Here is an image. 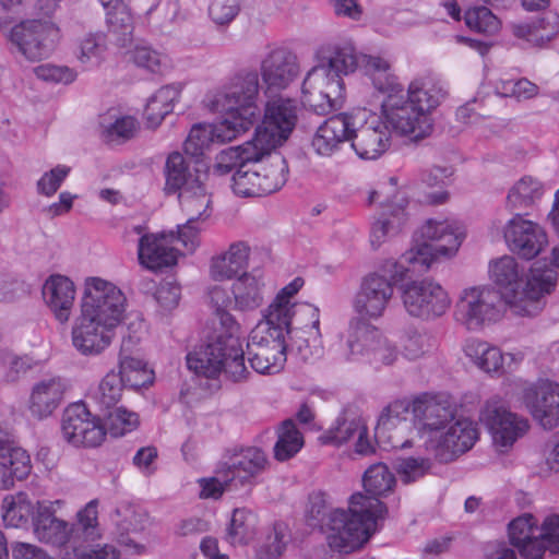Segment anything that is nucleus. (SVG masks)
Segmentation results:
<instances>
[{"label": "nucleus", "mask_w": 559, "mask_h": 559, "mask_svg": "<svg viewBox=\"0 0 559 559\" xmlns=\"http://www.w3.org/2000/svg\"><path fill=\"white\" fill-rule=\"evenodd\" d=\"M358 66L352 43L328 45L317 52V64L307 73L302 83L304 104L318 115H325L341 107L344 97L343 76Z\"/></svg>", "instance_id": "nucleus-3"}, {"label": "nucleus", "mask_w": 559, "mask_h": 559, "mask_svg": "<svg viewBox=\"0 0 559 559\" xmlns=\"http://www.w3.org/2000/svg\"><path fill=\"white\" fill-rule=\"evenodd\" d=\"M0 31L10 44L29 61L47 58L61 39V31L51 21L26 20L14 26L0 19Z\"/></svg>", "instance_id": "nucleus-10"}, {"label": "nucleus", "mask_w": 559, "mask_h": 559, "mask_svg": "<svg viewBox=\"0 0 559 559\" xmlns=\"http://www.w3.org/2000/svg\"><path fill=\"white\" fill-rule=\"evenodd\" d=\"M250 247L246 241L233 242L225 252L211 259L210 276L214 281H227L248 266Z\"/></svg>", "instance_id": "nucleus-34"}, {"label": "nucleus", "mask_w": 559, "mask_h": 559, "mask_svg": "<svg viewBox=\"0 0 559 559\" xmlns=\"http://www.w3.org/2000/svg\"><path fill=\"white\" fill-rule=\"evenodd\" d=\"M304 305H295L290 301H282V297L274 300L263 312V320L257 325L266 328L267 333L286 338L293 332L292 323L296 314H302L300 308Z\"/></svg>", "instance_id": "nucleus-40"}, {"label": "nucleus", "mask_w": 559, "mask_h": 559, "mask_svg": "<svg viewBox=\"0 0 559 559\" xmlns=\"http://www.w3.org/2000/svg\"><path fill=\"white\" fill-rule=\"evenodd\" d=\"M423 243L402 255L412 273H423L439 258L453 257L464 238L460 227L450 221L428 219L419 229Z\"/></svg>", "instance_id": "nucleus-9"}, {"label": "nucleus", "mask_w": 559, "mask_h": 559, "mask_svg": "<svg viewBox=\"0 0 559 559\" xmlns=\"http://www.w3.org/2000/svg\"><path fill=\"white\" fill-rule=\"evenodd\" d=\"M408 199L404 192H396L391 201L384 204V216L372 224L370 243L379 248L386 240L397 236L408 224Z\"/></svg>", "instance_id": "nucleus-25"}, {"label": "nucleus", "mask_w": 559, "mask_h": 559, "mask_svg": "<svg viewBox=\"0 0 559 559\" xmlns=\"http://www.w3.org/2000/svg\"><path fill=\"white\" fill-rule=\"evenodd\" d=\"M10 456H0V489H9L15 479L22 480L31 473V457L26 451H16L13 462Z\"/></svg>", "instance_id": "nucleus-51"}, {"label": "nucleus", "mask_w": 559, "mask_h": 559, "mask_svg": "<svg viewBox=\"0 0 559 559\" xmlns=\"http://www.w3.org/2000/svg\"><path fill=\"white\" fill-rule=\"evenodd\" d=\"M124 385L121 377L115 370L108 371L93 390L91 399L100 413L118 406L121 401Z\"/></svg>", "instance_id": "nucleus-44"}, {"label": "nucleus", "mask_w": 559, "mask_h": 559, "mask_svg": "<svg viewBox=\"0 0 559 559\" xmlns=\"http://www.w3.org/2000/svg\"><path fill=\"white\" fill-rule=\"evenodd\" d=\"M109 34L115 36L116 43L124 47L132 39L133 17L129 7L123 1H116L114 10L106 13Z\"/></svg>", "instance_id": "nucleus-48"}, {"label": "nucleus", "mask_w": 559, "mask_h": 559, "mask_svg": "<svg viewBox=\"0 0 559 559\" xmlns=\"http://www.w3.org/2000/svg\"><path fill=\"white\" fill-rule=\"evenodd\" d=\"M106 50V36L102 33H90L79 40L76 59L85 68H95L105 59Z\"/></svg>", "instance_id": "nucleus-53"}, {"label": "nucleus", "mask_w": 559, "mask_h": 559, "mask_svg": "<svg viewBox=\"0 0 559 559\" xmlns=\"http://www.w3.org/2000/svg\"><path fill=\"white\" fill-rule=\"evenodd\" d=\"M258 162H247L245 165H241V168H238L231 178V188L235 194L243 198L248 197H261V191H263V187L261 185H257L259 173ZM271 186L264 187V189L270 188Z\"/></svg>", "instance_id": "nucleus-57"}, {"label": "nucleus", "mask_w": 559, "mask_h": 559, "mask_svg": "<svg viewBox=\"0 0 559 559\" xmlns=\"http://www.w3.org/2000/svg\"><path fill=\"white\" fill-rule=\"evenodd\" d=\"M365 69L370 75L374 88L383 95L401 85L397 78L390 71V62L380 56H366Z\"/></svg>", "instance_id": "nucleus-52"}, {"label": "nucleus", "mask_w": 559, "mask_h": 559, "mask_svg": "<svg viewBox=\"0 0 559 559\" xmlns=\"http://www.w3.org/2000/svg\"><path fill=\"white\" fill-rule=\"evenodd\" d=\"M123 385L140 389L150 385L154 381V372L145 361L132 356H121L119 371Z\"/></svg>", "instance_id": "nucleus-47"}, {"label": "nucleus", "mask_w": 559, "mask_h": 559, "mask_svg": "<svg viewBox=\"0 0 559 559\" xmlns=\"http://www.w3.org/2000/svg\"><path fill=\"white\" fill-rule=\"evenodd\" d=\"M366 497L376 498L389 493L395 485V476L390 472L389 467L383 463L371 465L362 477Z\"/></svg>", "instance_id": "nucleus-54"}, {"label": "nucleus", "mask_w": 559, "mask_h": 559, "mask_svg": "<svg viewBox=\"0 0 559 559\" xmlns=\"http://www.w3.org/2000/svg\"><path fill=\"white\" fill-rule=\"evenodd\" d=\"M357 335L371 342L366 360L370 364L391 365L397 358L396 347L377 328H361Z\"/></svg>", "instance_id": "nucleus-46"}, {"label": "nucleus", "mask_w": 559, "mask_h": 559, "mask_svg": "<svg viewBox=\"0 0 559 559\" xmlns=\"http://www.w3.org/2000/svg\"><path fill=\"white\" fill-rule=\"evenodd\" d=\"M43 297L59 322L64 323L70 319L75 286L69 277L60 274L50 275L44 283Z\"/></svg>", "instance_id": "nucleus-29"}, {"label": "nucleus", "mask_w": 559, "mask_h": 559, "mask_svg": "<svg viewBox=\"0 0 559 559\" xmlns=\"http://www.w3.org/2000/svg\"><path fill=\"white\" fill-rule=\"evenodd\" d=\"M234 309L242 312L253 311L264 302L265 282L261 275L243 273L231 286Z\"/></svg>", "instance_id": "nucleus-35"}, {"label": "nucleus", "mask_w": 559, "mask_h": 559, "mask_svg": "<svg viewBox=\"0 0 559 559\" xmlns=\"http://www.w3.org/2000/svg\"><path fill=\"white\" fill-rule=\"evenodd\" d=\"M181 86L171 84L160 87L148 100L145 108V117L151 128H156L164 118L174 109V104L179 99Z\"/></svg>", "instance_id": "nucleus-43"}, {"label": "nucleus", "mask_w": 559, "mask_h": 559, "mask_svg": "<svg viewBox=\"0 0 559 559\" xmlns=\"http://www.w3.org/2000/svg\"><path fill=\"white\" fill-rule=\"evenodd\" d=\"M512 34L534 47H543L555 38L559 32V16L548 14L530 22L511 25Z\"/></svg>", "instance_id": "nucleus-38"}, {"label": "nucleus", "mask_w": 559, "mask_h": 559, "mask_svg": "<svg viewBox=\"0 0 559 559\" xmlns=\"http://www.w3.org/2000/svg\"><path fill=\"white\" fill-rule=\"evenodd\" d=\"M297 118L296 100L282 97L271 99L265 105L263 120L257 128L254 138L269 154L288 139Z\"/></svg>", "instance_id": "nucleus-14"}, {"label": "nucleus", "mask_w": 559, "mask_h": 559, "mask_svg": "<svg viewBox=\"0 0 559 559\" xmlns=\"http://www.w3.org/2000/svg\"><path fill=\"white\" fill-rule=\"evenodd\" d=\"M386 514L388 508L382 501L361 492L353 493L347 509L335 508L329 513L324 524L329 547L342 554L361 549Z\"/></svg>", "instance_id": "nucleus-5"}, {"label": "nucleus", "mask_w": 559, "mask_h": 559, "mask_svg": "<svg viewBox=\"0 0 559 559\" xmlns=\"http://www.w3.org/2000/svg\"><path fill=\"white\" fill-rule=\"evenodd\" d=\"M468 28L488 35L496 34L500 28L499 19L484 5L468 9L464 15Z\"/></svg>", "instance_id": "nucleus-63"}, {"label": "nucleus", "mask_w": 559, "mask_h": 559, "mask_svg": "<svg viewBox=\"0 0 559 559\" xmlns=\"http://www.w3.org/2000/svg\"><path fill=\"white\" fill-rule=\"evenodd\" d=\"M267 152L253 138L251 141L238 146H230L221 151L215 157L214 174L226 175L234 168H241L247 162H259Z\"/></svg>", "instance_id": "nucleus-37"}, {"label": "nucleus", "mask_w": 559, "mask_h": 559, "mask_svg": "<svg viewBox=\"0 0 559 559\" xmlns=\"http://www.w3.org/2000/svg\"><path fill=\"white\" fill-rule=\"evenodd\" d=\"M187 366L205 378H214L223 370L234 382L242 381L249 374L240 338L233 335L210 338L187 355Z\"/></svg>", "instance_id": "nucleus-8"}, {"label": "nucleus", "mask_w": 559, "mask_h": 559, "mask_svg": "<svg viewBox=\"0 0 559 559\" xmlns=\"http://www.w3.org/2000/svg\"><path fill=\"white\" fill-rule=\"evenodd\" d=\"M350 116L340 114L326 119L316 131L311 145L321 156H330L338 145L350 140Z\"/></svg>", "instance_id": "nucleus-32"}, {"label": "nucleus", "mask_w": 559, "mask_h": 559, "mask_svg": "<svg viewBox=\"0 0 559 559\" xmlns=\"http://www.w3.org/2000/svg\"><path fill=\"white\" fill-rule=\"evenodd\" d=\"M412 412L416 420L436 436L455 417L454 406L444 399L423 395L414 400Z\"/></svg>", "instance_id": "nucleus-28"}, {"label": "nucleus", "mask_w": 559, "mask_h": 559, "mask_svg": "<svg viewBox=\"0 0 559 559\" xmlns=\"http://www.w3.org/2000/svg\"><path fill=\"white\" fill-rule=\"evenodd\" d=\"M223 477H229L234 488H241L252 483V479L261 474L267 464L265 453L259 448L241 449L219 463Z\"/></svg>", "instance_id": "nucleus-23"}, {"label": "nucleus", "mask_w": 559, "mask_h": 559, "mask_svg": "<svg viewBox=\"0 0 559 559\" xmlns=\"http://www.w3.org/2000/svg\"><path fill=\"white\" fill-rule=\"evenodd\" d=\"M287 341L267 333L263 325H255L247 343L248 359L258 373H278L286 362Z\"/></svg>", "instance_id": "nucleus-18"}, {"label": "nucleus", "mask_w": 559, "mask_h": 559, "mask_svg": "<svg viewBox=\"0 0 559 559\" xmlns=\"http://www.w3.org/2000/svg\"><path fill=\"white\" fill-rule=\"evenodd\" d=\"M412 272L411 266L400 259L385 260L376 271L361 278L353 298L354 312L364 320H378L383 317L394 298V287Z\"/></svg>", "instance_id": "nucleus-7"}, {"label": "nucleus", "mask_w": 559, "mask_h": 559, "mask_svg": "<svg viewBox=\"0 0 559 559\" xmlns=\"http://www.w3.org/2000/svg\"><path fill=\"white\" fill-rule=\"evenodd\" d=\"M362 326L374 328L360 318L354 319L349 323L346 338L347 352L345 353V357L348 360L366 359L368 355V348H370L371 342L366 341L365 336L357 335L358 332L362 330Z\"/></svg>", "instance_id": "nucleus-60"}, {"label": "nucleus", "mask_w": 559, "mask_h": 559, "mask_svg": "<svg viewBox=\"0 0 559 559\" xmlns=\"http://www.w3.org/2000/svg\"><path fill=\"white\" fill-rule=\"evenodd\" d=\"M175 231L146 234L140 238L138 255L140 263L148 270L170 266L177 261Z\"/></svg>", "instance_id": "nucleus-27"}, {"label": "nucleus", "mask_w": 559, "mask_h": 559, "mask_svg": "<svg viewBox=\"0 0 559 559\" xmlns=\"http://www.w3.org/2000/svg\"><path fill=\"white\" fill-rule=\"evenodd\" d=\"M258 516L246 508L235 509L228 527L227 538L236 545L249 543L257 533Z\"/></svg>", "instance_id": "nucleus-49"}, {"label": "nucleus", "mask_w": 559, "mask_h": 559, "mask_svg": "<svg viewBox=\"0 0 559 559\" xmlns=\"http://www.w3.org/2000/svg\"><path fill=\"white\" fill-rule=\"evenodd\" d=\"M260 74L266 90L286 88L298 74L296 56L282 47L270 50L260 63Z\"/></svg>", "instance_id": "nucleus-24"}, {"label": "nucleus", "mask_w": 559, "mask_h": 559, "mask_svg": "<svg viewBox=\"0 0 559 559\" xmlns=\"http://www.w3.org/2000/svg\"><path fill=\"white\" fill-rule=\"evenodd\" d=\"M366 433V426L359 418L348 419L340 417L336 425L331 428L323 437L325 443L341 445L350 439L356 438L357 433Z\"/></svg>", "instance_id": "nucleus-61"}, {"label": "nucleus", "mask_w": 559, "mask_h": 559, "mask_svg": "<svg viewBox=\"0 0 559 559\" xmlns=\"http://www.w3.org/2000/svg\"><path fill=\"white\" fill-rule=\"evenodd\" d=\"M289 540V530L286 523L276 522L266 533L257 549L259 559H276L284 552Z\"/></svg>", "instance_id": "nucleus-58"}, {"label": "nucleus", "mask_w": 559, "mask_h": 559, "mask_svg": "<svg viewBox=\"0 0 559 559\" xmlns=\"http://www.w3.org/2000/svg\"><path fill=\"white\" fill-rule=\"evenodd\" d=\"M259 74L241 70L210 100L212 111L224 115V120L239 134L248 131L260 118Z\"/></svg>", "instance_id": "nucleus-6"}, {"label": "nucleus", "mask_w": 559, "mask_h": 559, "mask_svg": "<svg viewBox=\"0 0 559 559\" xmlns=\"http://www.w3.org/2000/svg\"><path fill=\"white\" fill-rule=\"evenodd\" d=\"M478 439L476 424L468 418H457L445 432L430 436L426 448L432 451L436 459L448 463L473 448Z\"/></svg>", "instance_id": "nucleus-19"}, {"label": "nucleus", "mask_w": 559, "mask_h": 559, "mask_svg": "<svg viewBox=\"0 0 559 559\" xmlns=\"http://www.w3.org/2000/svg\"><path fill=\"white\" fill-rule=\"evenodd\" d=\"M103 135L107 142L120 143L132 139L139 131V122L132 116H119L114 121L102 123Z\"/></svg>", "instance_id": "nucleus-62"}, {"label": "nucleus", "mask_w": 559, "mask_h": 559, "mask_svg": "<svg viewBox=\"0 0 559 559\" xmlns=\"http://www.w3.org/2000/svg\"><path fill=\"white\" fill-rule=\"evenodd\" d=\"M61 433L73 447L95 448L105 440L106 429L98 416L93 415L83 402H78L63 411Z\"/></svg>", "instance_id": "nucleus-17"}, {"label": "nucleus", "mask_w": 559, "mask_h": 559, "mask_svg": "<svg viewBox=\"0 0 559 559\" xmlns=\"http://www.w3.org/2000/svg\"><path fill=\"white\" fill-rule=\"evenodd\" d=\"M104 427L112 437H122L138 428L139 415L123 406L102 413Z\"/></svg>", "instance_id": "nucleus-59"}, {"label": "nucleus", "mask_w": 559, "mask_h": 559, "mask_svg": "<svg viewBox=\"0 0 559 559\" xmlns=\"http://www.w3.org/2000/svg\"><path fill=\"white\" fill-rule=\"evenodd\" d=\"M68 385L61 377L37 381L31 390L27 409L33 418L43 420L51 416L64 400Z\"/></svg>", "instance_id": "nucleus-26"}, {"label": "nucleus", "mask_w": 559, "mask_h": 559, "mask_svg": "<svg viewBox=\"0 0 559 559\" xmlns=\"http://www.w3.org/2000/svg\"><path fill=\"white\" fill-rule=\"evenodd\" d=\"M265 157H267L266 160L261 158L258 162V169L260 170H257L259 173V177L255 183L261 185L262 187L271 186V189L267 190V188H263L261 197L280 190L285 185L288 174V166L283 156L277 153L272 154V152H270Z\"/></svg>", "instance_id": "nucleus-42"}, {"label": "nucleus", "mask_w": 559, "mask_h": 559, "mask_svg": "<svg viewBox=\"0 0 559 559\" xmlns=\"http://www.w3.org/2000/svg\"><path fill=\"white\" fill-rule=\"evenodd\" d=\"M199 178L193 177L185 157L178 153H171L166 160V191L181 192L189 183H194Z\"/></svg>", "instance_id": "nucleus-56"}, {"label": "nucleus", "mask_w": 559, "mask_h": 559, "mask_svg": "<svg viewBox=\"0 0 559 559\" xmlns=\"http://www.w3.org/2000/svg\"><path fill=\"white\" fill-rule=\"evenodd\" d=\"M126 297L114 283L100 277L85 281L81 313L116 330L123 320Z\"/></svg>", "instance_id": "nucleus-12"}, {"label": "nucleus", "mask_w": 559, "mask_h": 559, "mask_svg": "<svg viewBox=\"0 0 559 559\" xmlns=\"http://www.w3.org/2000/svg\"><path fill=\"white\" fill-rule=\"evenodd\" d=\"M35 512L36 506L24 492L8 495L2 500L1 513L7 526L21 527L28 522L31 516H34Z\"/></svg>", "instance_id": "nucleus-45"}, {"label": "nucleus", "mask_w": 559, "mask_h": 559, "mask_svg": "<svg viewBox=\"0 0 559 559\" xmlns=\"http://www.w3.org/2000/svg\"><path fill=\"white\" fill-rule=\"evenodd\" d=\"M63 501H38L33 516L34 534L38 540L61 547L69 543L75 557L81 559H118L119 551L111 545L100 546L97 501H90L76 514V522L69 524L56 515Z\"/></svg>", "instance_id": "nucleus-1"}, {"label": "nucleus", "mask_w": 559, "mask_h": 559, "mask_svg": "<svg viewBox=\"0 0 559 559\" xmlns=\"http://www.w3.org/2000/svg\"><path fill=\"white\" fill-rule=\"evenodd\" d=\"M114 522L121 535L141 533L151 525L146 511L130 503L120 504L116 509Z\"/></svg>", "instance_id": "nucleus-50"}, {"label": "nucleus", "mask_w": 559, "mask_h": 559, "mask_svg": "<svg viewBox=\"0 0 559 559\" xmlns=\"http://www.w3.org/2000/svg\"><path fill=\"white\" fill-rule=\"evenodd\" d=\"M507 306L503 296L496 288L474 286L462 290L455 305V316L467 330L479 331L499 321Z\"/></svg>", "instance_id": "nucleus-11"}, {"label": "nucleus", "mask_w": 559, "mask_h": 559, "mask_svg": "<svg viewBox=\"0 0 559 559\" xmlns=\"http://www.w3.org/2000/svg\"><path fill=\"white\" fill-rule=\"evenodd\" d=\"M523 402L530 414L544 429L559 426V384L540 380L525 388Z\"/></svg>", "instance_id": "nucleus-20"}, {"label": "nucleus", "mask_w": 559, "mask_h": 559, "mask_svg": "<svg viewBox=\"0 0 559 559\" xmlns=\"http://www.w3.org/2000/svg\"><path fill=\"white\" fill-rule=\"evenodd\" d=\"M239 133L222 119L218 123L194 124L183 143L185 153L190 156H200L212 143H225L236 139Z\"/></svg>", "instance_id": "nucleus-30"}, {"label": "nucleus", "mask_w": 559, "mask_h": 559, "mask_svg": "<svg viewBox=\"0 0 559 559\" xmlns=\"http://www.w3.org/2000/svg\"><path fill=\"white\" fill-rule=\"evenodd\" d=\"M350 116L352 146L360 158L376 159L390 146L391 131L382 116L358 109Z\"/></svg>", "instance_id": "nucleus-13"}, {"label": "nucleus", "mask_w": 559, "mask_h": 559, "mask_svg": "<svg viewBox=\"0 0 559 559\" xmlns=\"http://www.w3.org/2000/svg\"><path fill=\"white\" fill-rule=\"evenodd\" d=\"M490 277L499 286L500 294L518 316H535L543 308L542 298L549 294L557 281L552 269L537 264L525 277V269L511 255H503L490 264Z\"/></svg>", "instance_id": "nucleus-4"}, {"label": "nucleus", "mask_w": 559, "mask_h": 559, "mask_svg": "<svg viewBox=\"0 0 559 559\" xmlns=\"http://www.w3.org/2000/svg\"><path fill=\"white\" fill-rule=\"evenodd\" d=\"M407 406L403 402H395L390 404L380 415L378 425L376 427V435L380 438L384 437L386 432L402 426L400 430L406 428L405 414Z\"/></svg>", "instance_id": "nucleus-64"}, {"label": "nucleus", "mask_w": 559, "mask_h": 559, "mask_svg": "<svg viewBox=\"0 0 559 559\" xmlns=\"http://www.w3.org/2000/svg\"><path fill=\"white\" fill-rule=\"evenodd\" d=\"M540 527L530 513H525L512 522L508 527L509 539L516 547L524 559H542L543 547L539 543Z\"/></svg>", "instance_id": "nucleus-31"}, {"label": "nucleus", "mask_w": 559, "mask_h": 559, "mask_svg": "<svg viewBox=\"0 0 559 559\" xmlns=\"http://www.w3.org/2000/svg\"><path fill=\"white\" fill-rule=\"evenodd\" d=\"M443 86L430 79H415L407 90L402 85L384 95L381 116L393 132L420 141L433 130V111L445 99Z\"/></svg>", "instance_id": "nucleus-2"}, {"label": "nucleus", "mask_w": 559, "mask_h": 559, "mask_svg": "<svg viewBox=\"0 0 559 559\" xmlns=\"http://www.w3.org/2000/svg\"><path fill=\"white\" fill-rule=\"evenodd\" d=\"M179 202L190 222H204L211 216V195L200 180L179 192Z\"/></svg>", "instance_id": "nucleus-41"}, {"label": "nucleus", "mask_w": 559, "mask_h": 559, "mask_svg": "<svg viewBox=\"0 0 559 559\" xmlns=\"http://www.w3.org/2000/svg\"><path fill=\"white\" fill-rule=\"evenodd\" d=\"M480 420L488 428L493 445L504 452L528 429V421L511 413L499 396L490 397L480 413Z\"/></svg>", "instance_id": "nucleus-16"}, {"label": "nucleus", "mask_w": 559, "mask_h": 559, "mask_svg": "<svg viewBox=\"0 0 559 559\" xmlns=\"http://www.w3.org/2000/svg\"><path fill=\"white\" fill-rule=\"evenodd\" d=\"M504 239L513 253L527 260L538 255L548 242L545 230L521 214H515L506 224Z\"/></svg>", "instance_id": "nucleus-21"}, {"label": "nucleus", "mask_w": 559, "mask_h": 559, "mask_svg": "<svg viewBox=\"0 0 559 559\" xmlns=\"http://www.w3.org/2000/svg\"><path fill=\"white\" fill-rule=\"evenodd\" d=\"M304 445L302 435L292 419L283 421L278 429V438L274 445V457L284 462L296 455Z\"/></svg>", "instance_id": "nucleus-55"}, {"label": "nucleus", "mask_w": 559, "mask_h": 559, "mask_svg": "<svg viewBox=\"0 0 559 559\" xmlns=\"http://www.w3.org/2000/svg\"><path fill=\"white\" fill-rule=\"evenodd\" d=\"M115 331L112 328L80 313L71 330L72 346L82 356H98L110 346Z\"/></svg>", "instance_id": "nucleus-22"}, {"label": "nucleus", "mask_w": 559, "mask_h": 559, "mask_svg": "<svg viewBox=\"0 0 559 559\" xmlns=\"http://www.w3.org/2000/svg\"><path fill=\"white\" fill-rule=\"evenodd\" d=\"M401 298L409 316L424 320L443 316L451 305L445 289L428 278L405 283L401 287Z\"/></svg>", "instance_id": "nucleus-15"}, {"label": "nucleus", "mask_w": 559, "mask_h": 559, "mask_svg": "<svg viewBox=\"0 0 559 559\" xmlns=\"http://www.w3.org/2000/svg\"><path fill=\"white\" fill-rule=\"evenodd\" d=\"M300 311L311 319V324H305L302 329H295L287 335L289 338L287 349L296 350L302 360H308L320 353V312L317 307L307 304L300 308Z\"/></svg>", "instance_id": "nucleus-33"}, {"label": "nucleus", "mask_w": 559, "mask_h": 559, "mask_svg": "<svg viewBox=\"0 0 559 559\" xmlns=\"http://www.w3.org/2000/svg\"><path fill=\"white\" fill-rule=\"evenodd\" d=\"M464 353L477 368L491 374H501L504 371L506 359H514L512 354L504 356L500 348L478 338L468 340Z\"/></svg>", "instance_id": "nucleus-36"}, {"label": "nucleus", "mask_w": 559, "mask_h": 559, "mask_svg": "<svg viewBox=\"0 0 559 559\" xmlns=\"http://www.w3.org/2000/svg\"><path fill=\"white\" fill-rule=\"evenodd\" d=\"M546 193L545 183L537 177L525 175L508 190L506 206L511 211L534 207Z\"/></svg>", "instance_id": "nucleus-39"}]
</instances>
